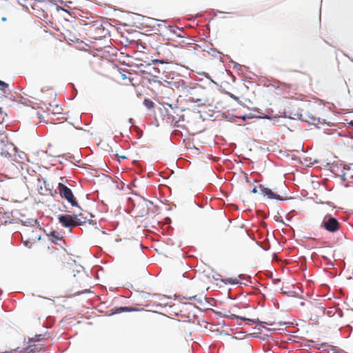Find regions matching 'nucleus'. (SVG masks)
<instances>
[{"label": "nucleus", "mask_w": 353, "mask_h": 353, "mask_svg": "<svg viewBox=\"0 0 353 353\" xmlns=\"http://www.w3.org/2000/svg\"><path fill=\"white\" fill-rule=\"evenodd\" d=\"M57 190L62 199H65L72 206L79 207L78 202L69 188L61 183H59Z\"/></svg>", "instance_id": "1"}, {"label": "nucleus", "mask_w": 353, "mask_h": 353, "mask_svg": "<svg viewBox=\"0 0 353 353\" xmlns=\"http://www.w3.org/2000/svg\"><path fill=\"white\" fill-rule=\"evenodd\" d=\"M204 92L205 90L202 88L193 89L188 96V101L192 103H201V104L205 105L210 102V99Z\"/></svg>", "instance_id": "2"}, {"label": "nucleus", "mask_w": 353, "mask_h": 353, "mask_svg": "<svg viewBox=\"0 0 353 353\" xmlns=\"http://www.w3.org/2000/svg\"><path fill=\"white\" fill-rule=\"evenodd\" d=\"M40 232V228H37L34 229H26L23 232V236H22V239H24V244L26 246L30 248L32 243H35L37 241L40 240L41 235L39 234Z\"/></svg>", "instance_id": "3"}, {"label": "nucleus", "mask_w": 353, "mask_h": 353, "mask_svg": "<svg viewBox=\"0 0 353 353\" xmlns=\"http://www.w3.org/2000/svg\"><path fill=\"white\" fill-rule=\"evenodd\" d=\"M159 54H162L163 57L159 59H153L152 61L154 63H172L174 60V54L170 52L167 45H161L159 48Z\"/></svg>", "instance_id": "4"}, {"label": "nucleus", "mask_w": 353, "mask_h": 353, "mask_svg": "<svg viewBox=\"0 0 353 353\" xmlns=\"http://www.w3.org/2000/svg\"><path fill=\"white\" fill-rule=\"evenodd\" d=\"M321 227L329 232L334 233L340 230L341 224L336 219L330 215H326L323 220Z\"/></svg>", "instance_id": "5"}, {"label": "nucleus", "mask_w": 353, "mask_h": 353, "mask_svg": "<svg viewBox=\"0 0 353 353\" xmlns=\"http://www.w3.org/2000/svg\"><path fill=\"white\" fill-rule=\"evenodd\" d=\"M59 221L61 225L66 228H72L77 225H81L87 221L86 218L74 219V218L69 214L60 215L58 218Z\"/></svg>", "instance_id": "6"}, {"label": "nucleus", "mask_w": 353, "mask_h": 353, "mask_svg": "<svg viewBox=\"0 0 353 353\" xmlns=\"http://www.w3.org/2000/svg\"><path fill=\"white\" fill-rule=\"evenodd\" d=\"M155 294H152L146 292H141L138 297L139 305L148 307L150 306L152 302L151 298L154 296Z\"/></svg>", "instance_id": "7"}, {"label": "nucleus", "mask_w": 353, "mask_h": 353, "mask_svg": "<svg viewBox=\"0 0 353 353\" xmlns=\"http://www.w3.org/2000/svg\"><path fill=\"white\" fill-rule=\"evenodd\" d=\"M259 188L260 189L263 196H267L269 199L280 201L284 200L283 197L274 193L270 189L265 188L263 185H260Z\"/></svg>", "instance_id": "8"}, {"label": "nucleus", "mask_w": 353, "mask_h": 353, "mask_svg": "<svg viewBox=\"0 0 353 353\" xmlns=\"http://www.w3.org/2000/svg\"><path fill=\"white\" fill-rule=\"evenodd\" d=\"M5 114L1 111V108H0V142L4 143L7 137L5 134L6 127L3 125Z\"/></svg>", "instance_id": "9"}, {"label": "nucleus", "mask_w": 353, "mask_h": 353, "mask_svg": "<svg viewBox=\"0 0 353 353\" xmlns=\"http://www.w3.org/2000/svg\"><path fill=\"white\" fill-rule=\"evenodd\" d=\"M324 314L328 316H334L337 315L338 316H342V312L341 310H338L336 307H331L325 310Z\"/></svg>", "instance_id": "10"}, {"label": "nucleus", "mask_w": 353, "mask_h": 353, "mask_svg": "<svg viewBox=\"0 0 353 353\" xmlns=\"http://www.w3.org/2000/svg\"><path fill=\"white\" fill-rule=\"evenodd\" d=\"M9 219V213L3 208H0V222L6 223Z\"/></svg>", "instance_id": "11"}, {"label": "nucleus", "mask_w": 353, "mask_h": 353, "mask_svg": "<svg viewBox=\"0 0 353 353\" xmlns=\"http://www.w3.org/2000/svg\"><path fill=\"white\" fill-rule=\"evenodd\" d=\"M323 350L327 351V353H339V350L337 347L323 344Z\"/></svg>", "instance_id": "12"}, {"label": "nucleus", "mask_w": 353, "mask_h": 353, "mask_svg": "<svg viewBox=\"0 0 353 353\" xmlns=\"http://www.w3.org/2000/svg\"><path fill=\"white\" fill-rule=\"evenodd\" d=\"M136 310H137L131 307H120L115 310V313H121L123 312H132Z\"/></svg>", "instance_id": "13"}, {"label": "nucleus", "mask_w": 353, "mask_h": 353, "mask_svg": "<svg viewBox=\"0 0 353 353\" xmlns=\"http://www.w3.org/2000/svg\"><path fill=\"white\" fill-rule=\"evenodd\" d=\"M223 282L225 284L230 283V284H238L239 283V281L237 279H232V278H227L223 280H222Z\"/></svg>", "instance_id": "14"}, {"label": "nucleus", "mask_w": 353, "mask_h": 353, "mask_svg": "<svg viewBox=\"0 0 353 353\" xmlns=\"http://www.w3.org/2000/svg\"><path fill=\"white\" fill-rule=\"evenodd\" d=\"M143 105L148 108V109H152L154 108V103L150 99H145L143 101Z\"/></svg>", "instance_id": "15"}, {"label": "nucleus", "mask_w": 353, "mask_h": 353, "mask_svg": "<svg viewBox=\"0 0 353 353\" xmlns=\"http://www.w3.org/2000/svg\"><path fill=\"white\" fill-rule=\"evenodd\" d=\"M281 87L284 89H293L295 90V86L293 84L282 83Z\"/></svg>", "instance_id": "16"}, {"label": "nucleus", "mask_w": 353, "mask_h": 353, "mask_svg": "<svg viewBox=\"0 0 353 353\" xmlns=\"http://www.w3.org/2000/svg\"><path fill=\"white\" fill-rule=\"evenodd\" d=\"M27 92V93H25L27 96L33 99H37L35 93H34V92L32 90H28Z\"/></svg>", "instance_id": "17"}, {"label": "nucleus", "mask_w": 353, "mask_h": 353, "mask_svg": "<svg viewBox=\"0 0 353 353\" xmlns=\"http://www.w3.org/2000/svg\"><path fill=\"white\" fill-rule=\"evenodd\" d=\"M92 26H96V28L99 30H101L102 28H101V24L100 23H99L98 21H94L93 22V24H92Z\"/></svg>", "instance_id": "18"}, {"label": "nucleus", "mask_w": 353, "mask_h": 353, "mask_svg": "<svg viewBox=\"0 0 353 353\" xmlns=\"http://www.w3.org/2000/svg\"><path fill=\"white\" fill-rule=\"evenodd\" d=\"M231 317H232V319H241V320H243V321H247V320H248V321H250V319H248L243 318V317H239V316H236V315H235V314H232V315L231 316Z\"/></svg>", "instance_id": "19"}, {"label": "nucleus", "mask_w": 353, "mask_h": 353, "mask_svg": "<svg viewBox=\"0 0 353 353\" xmlns=\"http://www.w3.org/2000/svg\"><path fill=\"white\" fill-rule=\"evenodd\" d=\"M73 218H74V219L77 220V219H83V218H85V217L83 216V214L80 213L79 214H75Z\"/></svg>", "instance_id": "20"}, {"label": "nucleus", "mask_w": 353, "mask_h": 353, "mask_svg": "<svg viewBox=\"0 0 353 353\" xmlns=\"http://www.w3.org/2000/svg\"><path fill=\"white\" fill-rule=\"evenodd\" d=\"M42 340L41 335L35 336V337L32 339V341H40Z\"/></svg>", "instance_id": "21"}, {"label": "nucleus", "mask_w": 353, "mask_h": 353, "mask_svg": "<svg viewBox=\"0 0 353 353\" xmlns=\"http://www.w3.org/2000/svg\"><path fill=\"white\" fill-rule=\"evenodd\" d=\"M228 94L231 98L234 99L236 101H239V97H236L234 94L230 92L228 93Z\"/></svg>", "instance_id": "22"}, {"label": "nucleus", "mask_w": 353, "mask_h": 353, "mask_svg": "<svg viewBox=\"0 0 353 353\" xmlns=\"http://www.w3.org/2000/svg\"><path fill=\"white\" fill-rule=\"evenodd\" d=\"M0 86H1V88H7L8 84L3 81H0Z\"/></svg>", "instance_id": "23"}, {"label": "nucleus", "mask_w": 353, "mask_h": 353, "mask_svg": "<svg viewBox=\"0 0 353 353\" xmlns=\"http://www.w3.org/2000/svg\"><path fill=\"white\" fill-rule=\"evenodd\" d=\"M252 192L253 194H256V193H257V192H258V189H257V188H256V187L252 189Z\"/></svg>", "instance_id": "24"}, {"label": "nucleus", "mask_w": 353, "mask_h": 353, "mask_svg": "<svg viewBox=\"0 0 353 353\" xmlns=\"http://www.w3.org/2000/svg\"><path fill=\"white\" fill-rule=\"evenodd\" d=\"M121 77H122V79H128V76H127V74H124V73H123V74H121Z\"/></svg>", "instance_id": "25"}, {"label": "nucleus", "mask_w": 353, "mask_h": 353, "mask_svg": "<svg viewBox=\"0 0 353 353\" xmlns=\"http://www.w3.org/2000/svg\"><path fill=\"white\" fill-rule=\"evenodd\" d=\"M349 125L352 127H353V120L351 121L350 123H349Z\"/></svg>", "instance_id": "26"}, {"label": "nucleus", "mask_w": 353, "mask_h": 353, "mask_svg": "<svg viewBox=\"0 0 353 353\" xmlns=\"http://www.w3.org/2000/svg\"><path fill=\"white\" fill-rule=\"evenodd\" d=\"M342 178H343V180H345V174H342Z\"/></svg>", "instance_id": "27"}, {"label": "nucleus", "mask_w": 353, "mask_h": 353, "mask_svg": "<svg viewBox=\"0 0 353 353\" xmlns=\"http://www.w3.org/2000/svg\"><path fill=\"white\" fill-rule=\"evenodd\" d=\"M245 178H246V181H247V182H249V180L248 179V176H246V177H245Z\"/></svg>", "instance_id": "28"}, {"label": "nucleus", "mask_w": 353, "mask_h": 353, "mask_svg": "<svg viewBox=\"0 0 353 353\" xmlns=\"http://www.w3.org/2000/svg\"><path fill=\"white\" fill-rule=\"evenodd\" d=\"M195 298V296H193V297H192V299H194ZM190 299H191V298H190Z\"/></svg>", "instance_id": "29"}]
</instances>
